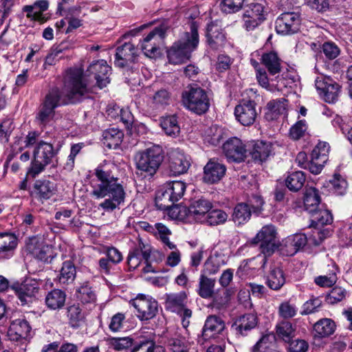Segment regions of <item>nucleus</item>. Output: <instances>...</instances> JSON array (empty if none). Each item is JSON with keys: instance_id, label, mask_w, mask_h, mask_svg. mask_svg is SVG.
<instances>
[{"instance_id": "obj_1", "label": "nucleus", "mask_w": 352, "mask_h": 352, "mask_svg": "<svg viewBox=\"0 0 352 352\" xmlns=\"http://www.w3.org/2000/svg\"><path fill=\"white\" fill-rule=\"evenodd\" d=\"M88 80L83 76L82 70L78 68L68 69L63 79L60 92L58 88L52 89L45 96L43 107L37 115L42 123L48 122L54 113V109L62 103H75L89 91Z\"/></svg>"}, {"instance_id": "obj_2", "label": "nucleus", "mask_w": 352, "mask_h": 352, "mask_svg": "<svg viewBox=\"0 0 352 352\" xmlns=\"http://www.w3.org/2000/svg\"><path fill=\"white\" fill-rule=\"evenodd\" d=\"M117 166L111 163L99 165L94 170L96 179L91 181V195L96 199L106 198L99 206L105 211L119 208L125 199L123 182L115 175Z\"/></svg>"}, {"instance_id": "obj_3", "label": "nucleus", "mask_w": 352, "mask_h": 352, "mask_svg": "<svg viewBox=\"0 0 352 352\" xmlns=\"http://www.w3.org/2000/svg\"><path fill=\"white\" fill-rule=\"evenodd\" d=\"M199 44L197 25L195 22L190 24V31L186 32L179 40L175 42L167 51V56L170 63L178 65L184 63L190 57Z\"/></svg>"}, {"instance_id": "obj_4", "label": "nucleus", "mask_w": 352, "mask_h": 352, "mask_svg": "<svg viewBox=\"0 0 352 352\" xmlns=\"http://www.w3.org/2000/svg\"><path fill=\"white\" fill-rule=\"evenodd\" d=\"M164 152L160 145H153L138 152L135 157L137 174L153 177L164 161Z\"/></svg>"}, {"instance_id": "obj_5", "label": "nucleus", "mask_w": 352, "mask_h": 352, "mask_svg": "<svg viewBox=\"0 0 352 352\" xmlns=\"http://www.w3.org/2000/svg\"><path fill=\"white\" fill-rule=\"evenodd\" d=\"M32 155L33 158L27 175L35 178L45 170L47 165L52 163L56 152L52 144L40 141L34 146Z\"/></svg>"}, {"instance_id": "obj_6", "label": "nucleus", "mask_w": 352, "mask_h": 352, "mask_svg": "<svg viewBox=\"0 0 352 352\" xmlns=\"http://www.w3.org/2000/svg\"><path fill=\"white\" fill-rule=\"evenodd\" d=\"M186 184L182 181H173L166 183L157 193L156 206L160 210L169 209L175 202L184 196Z\"/></svg>"}, {"instance_id": "obj_7", "label": "nucleus", "mask_w": 352, "mask_h": 352, "mask_svg": "<svg viewBox=\"0 0 352 352\" xmlns=\"http://www.w3.org/2000/svg\"><path fill=\"white\" fill-rule=\"evenodd\" d=\"M182 102L185 107L199 115L205 113L210 107L207 93L197 85L190 87L182 94Z\"/></svg>"}, {"instance_id": "obj_8", "label": "nucleus", "mask_w": 352, "mask_h": 352, "mask_svg": "<svg viewBox=\"0 0 352 352\" xmlns=\"http://www.w3.org/2000/svg\"><path fill=\"white\" fill-rule=\"evenodd\" d=\"M187 296L185 292H179L166 295L165 307L171 312L176 313L182 318V323L184 328L190 324L192 311L186 307Z\"/></svg>"}, {"instance_id": "obj_9", "label": "nucleus", "mask_w": 352, "mask_h": 352, "mask_svg": "<svg viewBox=\"0 0 352 352\" xmlns=\"http://www.w3.org/2000/svg\"><path fill=\"white\" fill-rule=\"evenodd\" d=\"M11 291L16 295L21 305L32 302L36 298L40 289V283L32 278H27L23 282H14L10 285Z\"/></svg>"}, {"instance_id": "obj_10", "label": "nucleus", "mask_w": 352, "mask_h": 352, "mask_svg": "<svg viewBox=\"0 0 352 352\" xmlns=\"http://www.w3.org/2000/svg\"><path fill=\"white\" fill-rule=\"evenodd\" d=\"M136 310V316L140 320H148L153 318L158 311V303L151 296L138 295L129 302Z\"/></svg>"}, {"instance_id": "obj_11", "label": "nucleus", "mask_w": 352, "mask_h": 352, "mask_svg": "<svg viewBox=\"0 0 352 352\" xmlns=\"http://www.w3.org/2000/svg\"><path fill=\"white\" fill-rule=\"evenodd\" d=\"M276 231L272 225H266L257 233L252 239L254 244L260 243V250L265 257L272 255L277 249L276 241Z\"/></svg>"}, {"instance_id": "obj_12", "label": "nucleus", "mask_w": 352, "mask_h": 352, "mask_svg": "<svg viewBox=\"0 0 352 352\" xmlns=\"http://www.w3.org/2000/svg\"><path fill=\"white\" fill-rule=\"evenodd\" d=\"M315 86L320 96L327 102H335L340 93V86L333 79L324 76H318L315 80Z\"/></svg>"}, {"instance_id": "obj_13", "label": "nucleus", "mask_w": 352, "mask_h": 352, "mask_svg": "<svg viewBox=\"0 0 352 352\" xmlns=\"http://www.w3.org/2000/svg\"><path fill=\"white\" fill-rule=\"evenodd\" d=\"M166 30L164 25L156 27L140 43V48L146 56L152 58L156 55Z\"/></svg>"}, {"instance_id": "obj_14", "label": "nucleus", "mask_w": 352, "mask_h": 352, "mask_svg": "<svg viewBox=\"0 0 352 352\" xmlns=\"http://www.w3.org/2000/svg\"><path fill=\"white\" fill-rule=\"evenodd\" d=\"M300 18L298 13L286 12L276 20L275 29L278 34L289 35L296 33L300 28Z\"/></svg>"}, {"instance_id": "obj_15", "label": "nucleus", "mask_w": 352, "mask_h": 352, "mask_svg": "<svg viewBox=\"0 0 352 352\" xmlns=\"http://www.w3.org/2000/svg\"><path fill=\"white\" fill-rule=\"evenodd\" d=\"M265 20V7L262 3H252L245 9L243 14V27L252 31Z\"/></svg>"}, {"instance_id": "obj_16", "label": "nucleus", "mask_w": 352, "mask_h": 352, "mask_svg": "<svg viewBox=\"0 0 352 352\" xmlns=\"http://www.w3.org/2000/svg\"><path fill=\"white\" fill-rule=\"evenodd\" d=\"M212 208V203L207 199L201 197L193 200L189 207H175L173 209V213L177 211L178 213L182 212H188V216L193 217L197 221L203 222V219L206 217V214Z\"/></svg>"}, {"instance_id": "obj_17", "label": "nucleus", "mask_w": 352, "mask_h": 352, "mask_svg": "<svg viewBox=\"0 0 352 352\" xmlns=\"http://www.w3.org/2000/svg\"><path fill=\"white\" fill-rule=\"evenodd\" d=\"M111 67L104 60H98L92 62L87 69L88 76L93 75L96 85L100 89L105 87L109 82V76Z\"/></svg>"}, {"instance_id": "obj_18", "label": "nucleus", "mask_w": 352, "mask_h": 352, "mask_svg": "<svg viewBox=\"0 0 352 352\" xmlns=\"http://www.w3.org/2000/svg\"><path fill=\"white\" fill-rule=\"evenodd\" d=\"M223 151L229 161L241 162L246 157L245 145L241 139L236 137L228 139L223 144Z\"/></svg>"}, {"instance_id": "obj_19", "label": "nucleus", "mask_w": 352, "mask_h": 352, "mask_svg": "<svg viewBox=\"0 0 352 352\" xmlns=\"http://www.w3.org/2000/svg\"><path fill=\"white\" fill-rule=\"evenodd\" d=\"M234 116L239 122L243 126H250L255 122L257 116L256 103L252 100L242 101L236 106Z\"/></svg>"}, {"instance_id": "obj_20", "label": "nucleus", "mask_w": 352, "mask_h": 352, "mask_svg": "<svg viewBox=\"0 0 352 352\" xmlns=\"http://www.w3.org/2000/svg\"><path fill=\"white\" fill-rule=\"evenodd\" d=\"M330 146L325 142H320L313 149L311 154V164L309 170L315 175L319 174L326 162L328 161V155Z\"/></svg>"}, {"instance_id": "obj_21", "label": "nucleus", "mask_w": 352, "mask_h": 352, "mask_svg": "<svg viewBox=\"0 0 352 352\" xmlns=\"http://www.w3.org/2000/svg\"><path fill=\"white\" fill-rule=\"evenodd\" d=\"M190 165V157L179 150L173 151L169 156L168 169L173 176L186 173Z\"/></svg>"}, {"instance_id": "obj_22", "label": "nucleus", "mask_w": 352, "mask_h": 352, "mask_svg": "<svg viewBox=\"0 0 352 352\" xmlns=\"http://www.w3.org/2000/svg\"><path fill=\"white\" fill-rule=\"evenodd\" d=\"M226 166L215 160H210L204 168V181L208 184L219 182L226 175Z\"/></svg>"}, {"instance_id": "obj_23", "label": "nucleus", "mask_w": 352, "mask_h": 352, "mask_svg": "<svg viewBox=\"0 0 352 352\" xmlns=\"http://www.w3.org/2000/svg\"><path fill=\"white\" fill-rule=\"evenodd\" d=\"M27 250L34 258L41 261L46 262L51 257L52 246L47 245L42 239H30L27 243Z\"/></svg>"}, {"instance_id": "obj_24", "label": "nucleus", "mask_w": 352, "mask_h": 352, "mask_svg": "<svg viewBox=\"0 0 352 352\" xmlns=\"http://www.w3.org/2000/svg\"><path fill=\"white\" fill-rule=\"evenodd\" d=\"M137 49L131 43H125L116 50L115 65L124 67L129 63H133L137 57Z\"/></svg>"}, {"instance_id": "obj_25", "label": "nucleus", "mask_w": 352, "mask_h": 352, "mask_svg": "<svg viewBox=\"0 0 352 352\" xmlns=\"http://www.w3.org/2000/svg\"><path fill=\"white\" fill-rule=\"evenodd\" d=\"M224 321L217 316H210L207 318L203 330L202 338L207 340L221 333L225 329Z\"/></svg>"}, {"instance_id": "obj_26", "label": "nucleus", "mask_w": 352, "mask_h": 352, "mask_svg": "<svg viewBox=\"0 0 352 352\" xmlns=\"http://www.w3.org/2000/svg\"><path fill=\"white\" fill-rule=\"evenodd\" d=\"M206 37L208 45L213 49H217L223 45L226 37L221 25L219 24L218 21L211 22L208 24L206 30Z\"/></svg>"}, {"instance_id": "obj_27", "label": "nucleus", "mask_w": 352, "mask_h": 352, "mask_svg": "<svg viewBox=\"0 0 352 352\" xmlns=\"http://www.w3.org/2000/svg\"><path fill=\"white\" fill-rule=\"evenodd\" d=\"M33 188V193L36 198L41 201L50 199L55 195L56 191L55 184L46 179L36 180L34 184Z\"/></svg>"}, {"instance_id": "obj_28", "label": "nucleus", "mask_w": 352, "mask_h": 352, "mask_svg": "<svg viewBox=\"0 0 352 352\" xmlns=\"http://www.w3.org/2000/svg\"><path fill=\"white\" fill-rule=\"evenodd\" d=\"M48 6L47 0H39L32 5L25 6L23 8V11L26 12V16L28 19L44 23L47 19L43 16V13L47 10Z\"/></svg>"}, {"instance_id": "obj_29", "label": "nucleus", "mask_w": 352, "mask_h": 352, "mask_svg": "<svg viewBox=\"0 0 352 352\" xmlns=\"http://www.w3.org/2000/svg\"><path fill=\"white\" fill-rule=\"evenodd\" d=\"M31 327L25 319H16L12 322L8 331L11 340H18L25 338L30 332Z\"/></svg>"}, {"instance_id": "obj_30", "label": "nucleus", "mask_w": 352, "mask_h": 352, "mask_svg": "<svg viewBox=\"0 0 352 352\" xmlns=\"http://www.w3.org/2000/svg\"><path fill=\"white\" fill-rule=\"evenodd\" d=\"M257 324V317L254 314H246L237 318L232 328L241 335L254 329Z\"/></svg>"}, {"instance_id": "obj_31", "label": "nucleus", "mask_w": 352, "mask_h": 352, "mask_svg": "<svg viewBox=\"0 0 352 352\" xmlns=\"http://www.w3.org/2000/svg\"><path fill=\"white\" fill-rule=\"evenodd\" d=\"M261 60L270 75L274 76L280 72L282 60L276 52H269L263 53Z\"/></svg>"}, {"instance_id": "obj_32", "label": "nucleus", "mask_w": 352, "mask_h": 352, "mask_svg": "<svg viewBox=\"0 0 352 352\" xmlns=\"http://www.w3.org/2000/svg\"><path fill=\"white\" fill-rule=\"evenodd\" d=\"M287 101L284 98L272 100L267 103L265 118L268 121L277 120L280 115L285 114Z\"/></svg>"}, {"instance_id": "obj_33", "label": "nucleus", "mask_w": 352, "mask_h": 352, "mask_svg": "<svg viewBox=\"0 0 352 352\" xmlns=\"http://www.w3.org/2000/svg\"><path fill=\"white\" fill-rule=\"evenodd\" d=\"M303 201L305 208L309 213L315 212L320 208L321 201L318 190L314 187L307 186Z\"/></svg>"}, {"instance_id": "obj_34", "label": "nucleus", "mask_w": 352, "mask_h": 352, "mask_svg": "<svg viewBox=\"0 0 352 352\" xmlns=\"http://www.w3.org/2000/svg\"><path fill=\"white\" fill-rule=\"evenodd\" d=\"M272 153V144L270 142L258 141L253 145L250 153L254 161L263 162Z\"/></svg>"}, {"instance_id": "obj_35", "label": "nucleus", "mask_w": 352, "mask_h": 352, "mask_svg": "<svg viewBox=\"0 0 352 352\" xmlns=\"http://www.w3.org/2000/svg\"><path fill=\"white\" fill-rule=\"evenodd\" d=\"M65 292L58 289H54L49 292L45 298L46 306L52 310L61 309L65 305Z\"/></svg>"}, {"instance_id": "obj_36", "label": "nucleus", "mask_w": 352, "mask_h": 352, "mask_svg": "<svg viewBox=\"0 0 352 352\" xmlns=\"http://www.w3.org/2000/svg\"><path fill=\"white\" fill-rule=\"evenodd\" d=\"M253 214L246 204L241 202L234 206L232 219L236 226L243 225L250 221Z\"/></svg>"}, {"instance_id": "obj_37", "label": "nucleus", "mask_w": 352, "mask_h": 352, "mask_svg": "<svg viewBox=\"0 0 352 352\" xmlns=\"http://www.w3.org/2000/svg\"><path fill=\"white\" fill-rule=\"evenodd\" d=\"M307 242V237L304 234H296L288 236L285 242L287 254L291 256L295 254L300 249L302 248Z\"/></svg>"}, {"instance_id": "obj_38", "label": "nucleus", "mask_w": 352, "mask_h": 352, "mask_svg": "<svg viewBox=\"0 0 352 352\" xmlns=\"http://www.w3.org/2000/svg\"><path fill=\"white\" fill-rule=\"evenodd\" d=\"M285 283L283 271L278 267L271 269L267 278V286L273 290L280 289Z\"/></svg>"}, {"instance_id": "obj_39", "label": "nucleus", "mask_w": 352, "mask_h": 352, "mask_svg": "<svg viewBox=\"0 0 352 352\" xmlns=\"http://www.w3.org/2000/svg\"><path fill=\"white\" fill-rule=\"evenodd\" d=\"M215 280L201 274L199 278L198 294L203 298H210L214 292Z\"/></svg>"}, {"instance_id": "obj_40", "label": "nucleus", "mask_w": 352, "mask_h": 352, "mask_svg": "<svg viewBox=\"0 0 352 352\" xmlns=\"http://www.w3.org/2000/svg\"><path fill=\"white\" fill-rule=\"evenodd\" d=\"M104 144L109 148H116L122 142L123 133L115 128L105 130L102 134Z\"/></svg>"}, {"instance_id": "obj_41", "label": "nucleus", "mask_w": 352, "mask_h": 352, "mask_svg": "<svg viewBox=\"0 0 352 352\" xmlns=\"http://www.w3.org/2000/svg\"><path fill=\"white\" fill-rule=\"evenodd\" d=\"M149 258V250H143L142 248H135L129 253L128 265L130 268L135 270L140 265L142 259L147 261Z\"/></svg>"}, {"instance_id": "obj_42", "label": "nucleus", "mask_w": 352, "mask_h": 352, "mask_svg": "<svg viewBox=\"0 0 352 352\" xmlns=\"http://www.w3.org/2000/svg\"><path fill=\"white\" fill-rule=\"evenodd\" d=\"M77 298L84 304H92L96 301L95 291L88 282L83 283L77 289Z\"/></svg>"}, {"instance_id": "obj_43", "label": "nucleus", "mask_w": 352, "mask_h": 352, "mask_svg": "<svg viewBox=\"0 0 352 352\" xmlns=\"http://www.w3.org/2000/svg\"><path fill=\"white\" fill-rule=\"evenodd\" d=\"M160 124L167 135L176 137L180 131V127L175 116H168L162 118Z\"/></svg>"}, {"instance_id": "obj_44", "label": "nucleus", "mask_w": 352, "mask_h": 352, "mask_svg": "<svg viewBox=\"0 0 352 352\" xmlns=\"http://www.w3.org/2000/svg\"><path fill=\"white\" fill-rule=\"evenodd\" d=\"M305 181L306 177L305 173L302 171H296L287 176L285 184L290 190L296 192L302 188Z\"/></svg>"}, {"instance_id": "obj_45", "label": "nucleus", "mask_w": 352, "mask_h": 352, "mask_svg": "<svg viewBox=\"0 0 352 352\" xmlns=\"http://www.w3.org/2000/svg\"><path fill=\"white\" fill-rule=\"evenodd\" d=\"M76 271L74 263L70 261H65L63 263L58 278L61 284L72 283L76 278Z\"/></svg>"}, {"instance_id": "obj_46", "label": "nucleus", "mask_w": 352, "mask_h": 352, "mask_svg": "<svg viewBox=\"0 0 352 352\" xmlns=\"http://www.w3.org/2000/svg\"><path fill=\"white\" fill-rule=\"evenodd\" d=\"M16 244V238L14 235L0 234V254L10 256Z\"/></svg>"}, {"instance_id": "obj_47", "label": "nucleus", "mask_w": 352, "mask_h": 352, "mask_svg": "<svg viewBox=\"0 0 352 352\" xmlns=\"http://www.w3.org/2000/svg\"><path fill=\"white\" fill-rule=\"evenodd\" d=\"M329 187L337 195H344L348 188L346 179L340 174H334L333 178L329 181Z\"/></svg>"}, {"instance_id": "obj_48", "label": "nucleus", "mask_w": 352, "mask_h": 352, "mask_svg": "<svg viewBox=\"0 0 352 352\" xmlns=\"http://www.w3.org/2000/svg\"><path fill=\"white\" fill-rule=\"evenodd\" d=\"M337 272L338 268L334 264H332L329 266V273L316 277L314 282L320 287H330L337 281Z\"/></svg>"}, {"instance_id": "obj_49", "label": "nucleus", "mask_w": 352, "mask_h": 352, "mask_svg": "<svg viewBox=\"0 0 352 352\" xmlns=\"http://www.w3.org/2000/svg\"><path fill=\"white\" fill-rule=\"evenodd\" d=\"M314 329L319 336L326 337L334 332L335 324L331 319L324 318L317 322Z\"/></svg>"}, {"instance_id": "obj_50", "label": "nucleus", "mask_w": 352, "mask_h": 352, "mask_svg": "<svg viewBox=\"0 0 352 352\" xmlns=\"http://www.w3.org/2000/svg\"><path fill=\"white\" fill-rule=\"evenodd\" d=\"M228 217L227 213L222 210H210L206 217L203 219V222H206L210 226H217L224 223L227 221Z\"/></svg>"}, {"instance_id": "obj_51", "label": "nucleus", "mask_w": 352, "mask_h": 352, "mask_svg": "<svg viewBox=\"0 0 352 352\" xmlns=\"http://www.w3.org/2000/svg\"><path fill=\"white\" fill-rule=\"evenodd\" d=\"M312 216V221L317 226H324L331 223L333 216L331 212L327 209L319 208L315 212L310 213Z\"/></svg>"}, {"instance_id": "obj_52", "label": "nucleus", "mask_w": 352, "mask_h": 352, "mask_svg": "<svg viewBox=\"0 0 352 352\" xmlns=\"http://www.w3.org/2000/svg\"><path fill=\"white\" fill-rule=\"evenodd\" d=\"M67 317L69 324L74 328L80 327L84 320V314L82 313L81 309L79 306L75 305L68 307Z\"/></svg>"}, {"instance_id": "obj_53", "label": "nucleus", "mask_w": 352, "mask_h": 352, "mask_svg": "<svg viewBox=\"0 0 352 352\" xmlns=\"http://www.w3.org/2000/svg\"><path fill=\"white\" fill-rule=\"evenodd\" d=\"M223 136V129L217 125H213L206 131L205 140L211 145L217 146L220 144Z\"/></svg>"}, {"instance_id": "obj_54", "label": "nucleus", "mask_w": 352, "mask_h": 352, "mask_svg": "<svg viewBox=\"0 0 352 352\" xmlns=\"http://www.w3.org/2000/svg\"><path fill=\"white\" fill-rule=\"evenodd\" d=\"M276 333L285 342H290L294 337L295 329L289 322L283 321L276 326Z\"/></svg>"}, {"instance_id": "obj_55", "label": "nucleus", "mask_w": 352, "mask_h": 352, "mask_svg": "<svg viewBox=\"0 0 352 352\" xmlns=\"http://www.w3.org/2000/svg\"><path fill=\"white\" fill-rule=\"evenodd\" d=\"M274 340L273 336H263L254 346L252 352H276L272 349Z\"/></svg>"}, {"instance_id": "obj_56", "label": "nucleus", "mask_w": 352, "mask_h": 352, "mask_svg": "<svg viewBox=\"0 0 352 352\" xmlns=\"http://www.w3.org/2000/svg\"><path fill=\"white\" fill-rule=\"evenodd\" d=\"M307 130V123L305 119L297 121L289 129V136L297 140L303 137Z\"/></svg>"}, {"instance_id": "obj_57", "label": "nucleus", "mask_w": 352, "mask_h": 352, "mask_svg": "<svg viewBox=\"0 0 352 352\" xmlns=\"http://www.w3.org/2000/svg\"><path fill=\"white\" fill-rule=\"evenodd\" d=\"M297 310L295 305L291 304L289 301H284L278 307V314L283 318H291L296 315Z\"/></svg>"}, {"instance_id": "obj_58", "label": "nucleus", "mask_w": 352, "mask_h": 352, "mask_svg": "<svg viewBox=\"0 0 352 352\" xmlns=\"http://www.w3.org/2000/svg\"><path fill=\"white\" fill-rule=\"evenodd\" d=\"M155 342L151 339L144 338L133 342L131 352H151Z\"/></svg>"}, {"instance_id": "obj_59", "label": "nucleus", "mask_w": 352, "mask_h": 352, "mask_svg": "<svg viewBox=\"0 0 352 352\" xmlns=\"http://www.w3.org/2000/svg\"><path fill=\"white\" fill-rule=\"evenodd\" d=\"M245 0H222L221 10L225 13H234L240 10Z\"/></svg>"}, {"instance_id": "obj_60", "label": "nucleus", "mask_w": 352, "mask_h": 352, "mask_svg": "<svg viewBox=\"0 0 352 352\" xmlns=\"http://www.w3.org/2000/svg\"><path fill=\"white\" fill-rule=\"evenodd\" d=\"M133 339L130 337L113 338L110 340L111 347L116 351H122L133 346Z\"/></svg>"}, {"instance_id": "obj_61", "label": "nucleus", "mask_w": 352, "mask_h": 352, "mask_svg": "<svg viewBox=\"0 0 352 352\" xmlns=\"http://www.w3.org/2000/svg\"><path fill=\"white\" fill-rule=\"evenodd\" d=\"M256 77L258 84L263 88L269 91L274 89V86L270 83V80L268 78L267 74L265 69H256Z\"/></svg>"}, {"instance_id": "obj_62", "label": "nucleus", "mask_w": 352, "mask_h": 352, "mask_svg": "<svg viewBox=\"0 0 352 352\" xmlns=\"http://www.w3.org/2000/svg\"><path fill=\"white\" fill-rule=\"evenodd\" d=\"M346 291L340 287H333L327 296V302L329 304H336L340 302L345 297Z\"/></svg>"}, {"instance_id": "obj_63", "label": "nucleus", "mask_w": 352, "mask_h": 352, "mask_svg": "<svg viewBox=\"0 0 352 352\" xmlns=\"http://www.w3.org/2000/svg\"><path fill=\"white\" fill-rule=\"evenodd\" d=\"M254 214H258L263 210L264 201L261 196L254 195L244 202Z\"/></svg>"}, {"instance_id": "obj_64", "label": "nucleus", "mask_w": 352, "mask_h": 352, "mask_svg": "<svg viewBox=\"0 0 352 352\" xmlns=\"http://www.w3.org/2000/svg\"><path fill=\"white\" fill-rule=\"evenodd\" d=\"M329 234V231L327 229H315L312 230L311 234L307 239L310 243L314 245H319Z\"/></svg>"}]
</instances>
